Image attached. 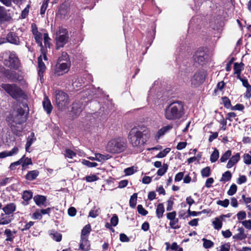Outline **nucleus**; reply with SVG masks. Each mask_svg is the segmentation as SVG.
Wrapping results in <instances>:
<instances>
[{"instance_id": "obj_1", "label": "nucleus", "mask_w": 251, "mask_h": 251, "mask_svg": "<svg viewBox=\"0 0 251 251\" xmlns=\"http://www.w3.org/2000/svg\"><path fill=\"white\" fill-rule=\"evenodd\" d=\"M184 114V103L181 100H172L165 109V117L168 120H179Z\"/></svg>"}, {"instance_id": "obj_2", "label": "nucleus", "mask_w": 251, "mask_h": 251, "mask_svg": "<svg viewBox=\"0 0 251 251\" xmlns=\"http://www.w3.org/2000/svg\"><path fill=\"white\" fill-rule=\"evenodd\" d=\"M126 148L125 139L117 138L110 140L106 146V150L111 153H119L124 151Z\"/></svg>"}, {"instance_id": "obj_3", "label": "nucleus", "mask_w": 251, "mask_h": 251, "mask_svg": "<svg viewBox=\"0 0 251 251\" xmlns=\"http://www.w3.org/2000/svg\"><path fill=\"white\" fill-rule=\"evenodd\" d=\"M207 75V72L204 69L198 70L191 77V87L197 88L202 84L205 81Z\"/></svg>"}, {"instance_id": "obj_4", "label": "nucleus", "mask_w": 251, "mask_h": 251, "mask_svg": "<svg viewBox=\"0 0 251 251\" xmlns=\"http://www.w3.org/2000/svg\"><path fill=\"white\" fill-rule=\"evenodd\" d=\"M0 87L14 99H18L23 95V91L16 84L3 83Z\"/></svg>"}, {"instance_id": "obj_5", "label": "nucleus", "mask_w": 251, "mask_h": 251, "mask_svg": "<svg viewBox=\"0 0 251 251\" xmlns=\"http://www.w3.org/2000/svg\"><path fill=\"white\" fill-rule=\"evenodd\" d=\"M208 57V54L204 50L203 48L198 49L193 56L194 64H198L201 66H203L206 63Z\"/></svg>"}, {"instance_id": "obj_6", "label": "nucleus", "mask_w": 251, "mask_h": 251, "mask_svg": "<svg viewBox=\"0 0 251 251\" xmlns=\"http://www.w3.org/2000/svg\"><path fill=\"white\" fill-rule=\"evenodd\" d=\"M141 127L140 126L133 127L129 133V139L131 144L135 147L140 146L141 139Z\"/></svg>"}, {"instance_id": "obj_7", "label": "nucleus", "mask_w": 251, "mask_h": 251, "mask_svg": "<svg viewBox=\"0 0 251 251\" xmlns=\"http://www.w3.org/2000/svg\"><path fill=\"white\" fill-rule=\"evenodd\" d=\"M69 39V35L66 29L60 28L56 33V49L62 48L67 43Z\"/></svg>"}, {"instance_id": "obj_8", "label": "nucleus", "mask_w": 251, "mask_h": 251, "mask_svg": "<svg viewBox=\"0 0 251 251\" xmlns=\"http://www.w3.org/2000/svg\"><path fill=\"white\" fill-rule=\"evenodd\" d=\"M55 100L58 108L63 110L69 103L68 96L61 91H56Z\"/></svg>"}, {"instance_id": "obj_9", "label": "nucleus", "mask_w": 251, "mask_h": 251, "mask_svg": "<svg viewBox=\"0 0 251 251\" xmlns=\"http://www.w3.org/2000/svg\"><path fill=\"white\" fill-rule=\"evenodd\" d=\"M70 67V62H61L60 60L57 61L54 68V75L56 76L62 75L69 71Z\"/></svg>"}, {"instance_id": "obj_10", "label": "nucleus", "mask_w": 251, "mask_h": 251, "mask_svg": "<svg viewBox=\"0 0 251 251\" xmlns=\"http://www.w3.org/2000/svg\"><path fill=\"white\" fill-rule=\"evenodd\" d=\"M4 65L10 69H16L19 66V60L16 54L10 53L8 58L3 61Z\"/></svg>"}, {"instance_id": "obj_11", "label": "nucleus", "mask_w": 251, "mask_h": 251, "mask_svg": "<svg viewBox=\"0 0 251 251\" xmlns=\"http://www.w3.org/2000/svg\"><path fill=\"white\" fill-rule=\"evenodd\" d=\"M155 28L156 25L153 21H151L149 24L148 27L147 31V45L148 47H146L147 50L149 47L151 45L153 40L155 37Z\"/></svg>"}, {"instance_id": "obj_12", "label": "nucleus", "mask_w": 251, "mask_h": 251, "mask_svg": "<svg viewBox=\"0 0 251 251\" xmlns=\"http://www.w3.org/2000/svg\"><path fill=\"white\" fill-rule=\"evenodd\" d=\"M79 249L82 251H88L90 249V244L88 238H81Z\"/></svg>"}, {"instance_id": "obj_13", "label": "nucleus", "mask_w": 251, "mask_h": 251, "mask_svg": "<svg viewBox=\"0 0 251 251\" xmlns=\"http://www.w3.org/2000/svg\"><path fill=\"white\" fill-rule=\"evenodd\" d=\"M240 156L239 153H236L235 155H233L228 160L226 168L228 169L232 168L240 160Z\"/></svg>"}, {"instance_id": "obj_14", "label": "nucleus", "mask_w": 251, "mask_h": 251, "mask_svg": "<svg viewBox=\"0 0 251 251\" xmlns=\"http://www.w3.org/2000/svg\"><path fill=\"white\" fill-rule=\"evenodd\" d=\"M38 74L40 78L43 77V73L46 70V67L42 61V55H40L38 59Z\"/></svg>"}, {"instance_id": "obj_15", "label": "nucleus", "mask_w": 251, "mask_h": 251, "mask_svg": "<svg viewBox=\"0 0 251 251\" xmlns=\"http://www.w3.org/2000/svg\"><path fill=\"white\" fill-rule=\"evenodd\" d=\"M25 114V110L22 108L18 109L16 115H18V117H20V119H16V124L21 125L25 121L26 118Z\"/></svg>"}, {"instance_id": "obj_16", "label": "nucleus", "mask_w": 251, "mask_h": 251, "mask_svg": "<svg viewBox=\"0 0 251 251\" xmlns=\"http://www.w3.org/2000/svg\"><path fill=\"white\" fill-rule=\"evenodd\" d=\"M237 230L239 233L233 235L232 236L233 239L240 241L245 239L247 236V234L245 233L244 229L242 227H239Z\"/></svg>"}, {"instance_id": "obj_17", "label": "nucleus", "mask_w": 251, "mask_h": 251, "mask_svg": "<svg viewBox=\"0 0 251 251\" xmlns=\"http://www.w3.org/2000/svg\"><path fill=\"white\" fill-rule=\"evenodd\" d=\"M43 106L48 114H50L52 110V106L47 97H45L43 101Z\"/></svg>"}, {"instance_id": "obj_18", "label": "nucleus", "mask_w": 251, "mask_h": 251, "mask_svg": "<svg viewBox=\"0 0 251 251\" xmlns=\"http://www.w3.org/2000/svg\"><path fill=\"white\" fill-rule=\"evenodd\" d=\"M172 128L173 126L171 125H167L162 127L157 132L155 138L156 139H159L161 136L164 135L168 131L171 129Z\"/></svg>"}, {"instance_id": "obj_19", "label": "nucleus", "mask_w": 251, "mask_h": 251, "mask_svg": "<svg viewBox=\"0 0 251 251\" xmlns=\"http://www.w3.org/2000/svg\"><path fill=\"white\" fill-rule=\"evenodd\" d=\"M165 212V208L163 203H159L157 206L155 210L156 217L160 219L163 217V214Z\"/></svg>"}, {"instance_id": "obj_20", "label": "nucleus", "mask_w": 251, "mask_h": 251, "mask_svg": "<svg viewBox=\"0 0 251 251\" xmlns=\"http://www.w3.org/2000/svg\"><path fill=\"white\" fill-rule=\"evenodd\" d=\"M7 40L8 42L18 45L20 43L19 37L13 32H10L7 36Z\"/></svg>"}, {"instance_id": "obj_21", "label": "nucleus", "mask_w": 251, "mask_h": 251, "mask_svg": "<svg viewBox=\"0 0 251 251\" xmlns=\"http://www.w3.org/2000/svg\"><path fill=\"white\" fill-rule=\"evenodd\" d=\"M2 210L5 214H11L16 210V205L14 203H10L5 206Z\"/></svg>"}, {"instance_id": "obj_22", "label": "nucleus", "mask_w": 251, "mask_h": 251, "mask_svg": "<svg viewBox=\"0 0 251 251\" xmlns=\"http://www.w3.org/2000/svg\"><path fill=\"white\" fill-rule=\"evenodd\" d=\"M18 151V147H14L11 151L0 152V158H3L16 154Z\"/></svg>"}, {"instance_id": "obj_23", "label": "nucleus", "mask_w": 251, "mask_h": 251, "mask_svg": "<svg viewBox=\"0 0 251 251\" xmlns=\"http://www.w3.org/2000/svg\"><path fill=\"white\" fill-rule=\"evenodd\" d=\"M32 193L30 191H25L23 192L22 198L25 201L23 203L24 205H27L28 204V201L30 200L32 198Z\"/></svg>"}, {"instance_id": "obj_24", "label": "nucleus", "mask_w": 251, "mask_h": 251, "mask_svg": "<svg viewBox=\"0 0 251 251\" xmlns=\"http://www.w3.org/2000/svg\"><path fill=\"white\" fill-rule=\"evenodd\" d=\"M33 200L37 205L40 206L44 204L46 201V198L44 196L37 195L33 198Z\"/></svg>"}, {"instance_id": "obj_25", "label": "nucleus", "mask_w": 251, "mask_h": 251, "mask_svg": "<svg viewBox=\"0 0 251 251\" xmlns=\"http://www.w3.org/2000/svg\"><path fill=\"white\" fill-rule=\"evenodd\" d=\"M39 172L37 170L29 171L25 176V178L28 180H34L39 175Z\"/></svg>"}, {"instance_id": "obj_26", "label": "nucleus", "mask_w": 251, "mask_h": 251, "mask_svg": "<svg viewBox=\"0 0 251 251\" xmlns=\"http://www.w3.org/2000/svg\"><path fill=\"white\" fill-rule=\"evenodd\" d=\"M91 230V226L90 225H86L82 229L81 233V238H88V236Z\"/></svg>"}, {"instance_id": "obj_27", "label": "nucleus", "mask_w": 251, "mask_h": 251, "mask_svg": "<svg viewBox=\"0 0 251 251\" xmlns=\"http://www.w3.org/2000/svg\"><path fill=\"white\" fill-rule=\"evenodd\" d=\"M16 233L15 231L12 232L9 229H6L4 231V234L6 236V238L5 239L7 241H13L14 236V234Z\"/></svg>"}, {"instance_id": "obj_28", "label": "nucleus", "mask_w": 251, "mask_h": 251, "mask_svg": "<svg viewBox=\"0 0 251 251\" xmlns=\"http://www.w3.org/2000/svg\"><path fill=\"white\" fill-rule=\"evenodd\" d=\"M168 167L169 166L167 163H164L162 167L158 170L156 174L160 176H163L167 172Z\"/></svg>"}, {"instance_id": "obj_29", "label": "nucleus", "mask_w": 251, "mask_h": 251, "mask_svg": "<svg viewBox=\"0 0 251 251\" xmlns=\"http://www.w3.org/2000/svg\"><path fill=\"white\" fill-rule=\"evenodd\" d=\"M100 212V208L94 207L93 209L91 210L89 213V216L92 218H96L99 215Z\"/></svg>"}, {"instance_id": "obj_30", "label": "nucleus", "mask_w": 251, "mask_h": 251, "mask_svg": "<svg viewBox=\"0 0 251 251\" xmlns=\"http://www.w3.org/2000/svg\"><path fill=\"white\" fill-rule=\"evenodd\" d=\"M244 66V64L242 62H241L240 63L237 62L234 63L233 66V69L234 71V74L241 73Z\"/></svg>"}, {"instance_id": "obj_31", "label": "nucleus", "mask_w": 251, "mask_h": 251, "mask_svg": "<svg viewBox=\"0 0 251 251\" xmlns=\"http://www.w3.org/2000/svg\"><path fill=\"white\" fill-rule=\"evenodd\" d=\"M214 227L215 229L219 230L222 227L223 223L221 218H216L214 221L213 222Z\"/></svg>"}, {"instance_id": "obj_32", "label": "nucleus", "mask_w": 251, "mask_h": 251, "mask_svg": "<svg viewBox=\"0 0 251 251\" xmlns=\"http://www.w3.org/2000/svg\"><path fill=\"white\" fill-rule=\"evenodd\" d=\"M202 240L203 241V247L205 249H210L214 246V243L212 241L204 238H203Z\"/></svg>"}, {"instance_id": "obj_33", "label": "nucleus", "mask_w": 251, "mask_h": 251, "mask_svg": "<svg viewBox=\"0 0 251 251\" xmlns=\"http://www.w3.org/2000/svg\"><path fill=\"white\" fill-rule=\"evenodd\" d=\"M95 156L96 160L100 162L105 161L110 158V155L108 154L103 155L100 153H96Z\"/></svg>"}, {"instance_id": "obj_34", "label": "nucleus", "mask_w": 251, "mask_h": 251, "mask_svg": "<svg viewBox=\"0 0 251 251\" xmlns=\"http://www.w3.org/2000/svg\"><path fill=\"white\" fill-rule=\"evenodd\" d=\"M219 157V152L217 149H215L213 152L210 155V161L212 163L215 162Z\"/></svg>"}, {"instance_id": "obj_35", "label": "nucleus", "mask_w": 251, "mask_h": 251, "mask_svg": "<svg viewBox=\"0 0 251 251\" xmlns=\"http://www.w3.org/2000/svg\"><path fill=\"white\" fill-rule=\"evenodd\" d=\"M178 219L175 218L174 220L171 221L169 223V225L173 229H177L180 228V226L178 225Z\"/></svg>"}, {"instance_id": "obj_36", "label": "nucleus", "mask_w": 251, "mask_h": 251, "mask_svg": "<svg viewBox=\"0 0 251 251\" xmlns=\"http://www.w3.org/2000/svg\"><path fill=\"white\" fill-rule=\"evenodd\" d=\"M232 177V174L229 171L225 172L222 175V177L220 179L221 181H229Z\"/></svg>"}, {"instance_id": "obj_37", "label": "nucleus", "mask_w": 251, "mask_h": 251, "mask_svg": "<svg viewBox=\"0 0 251 251\" xmlns=\"http://www.w3.org/2000/svg\"><path fill=\"white\" fill-rule=\"evenodd\" d=\"M50 235L53 239L57 242H59L62 239V235L55 231H52Z\"/></svg>"}, {"instance_id": "obj_38", "label": "nucleus", "mask_w": 251, "mask_h": 251, "mask_svg": "<svg viewBox=\"0 0 251 251\" xmlns=\"http://www.w3.org/2000/svg\"><path fill=\"white\" fill-rule=\"evenodd\" d=\"M137 199V194L134 193L130 197L129 200V205L130 207L132 208H134L136 205Z\"/></svg>"}, {"instance_id": "obj_39", "label": "nucleus", "mask_w": 251, "mask_h": 251, "mask_svg": "<svg viewBox=\"0 0 251 251\" xmlns=\"http://www.w3.org/2000/svg\"><path fill=\"white\" fill-rule=\"evenodd\" d=\"M171 149L170 148H167L165 149L163 151H160L156 155V158H163L165 157L167 154L170 152Z\"/></svg>"}, {"instance_id": "obj_40", "label": "nucleus", "mask_w": 251, "mask_h": 251, "mask_svg": "<svg viewBox=\"0 0 251 251\" xmlns=\"http://www.w3.org/2000/svg\"><path fill=\"white\" fill-rule=\"evenodd\" d=\"M231 151L230 150L226 151L221 157L220 161L221 162H226L231 156Z\"/></svg>"}, {"instance_id": "obj_41", "label": "nucleus", "mask_w": 251, "mask_h": 251, "mask_svg": "<svg viewBox=\"0 0 251 251\" xmlns=\"http://www.w3.org/2000/svg\"><path fill=\"white\" fill-rule=\"evenodd\" d=\"M34 36V38L35 39L36 42L39 45L41 48H43V46L42 45V35L40 32L37 33L36 34H33Z\"/></svg>"}, {"instance_id": "obj_42", "label": "nucleus", "mask_w": 251, "mask_h": 251, "mask_svg": "<svg viewBox=\"0 0 251 251\" xmlns=\"http://www.w3.org/2000/svg\"><path fill=\"white\" fill-rule=\"evenodd\" d=\"M222 100L224 106L226 108H229L231 106L230 100L226 96L222 97Z\"/></svg>"}, {"instance_id": "obj_43", "label": "nucleus", "mask_w": 251, "mask_h": 251, "mask_svg": "<svg viewBox=\"0 0 251 251\" xmlns=\"http://www.w3.org/2000/svg\"><path fill=\"white\" fill-rule=\"evenodd\" d=\"M211 174V170L209 167H206L201 171V175L203 177H208Z\"/></svg>"}, {"instance_id": "obj_44", "label": "nucleus", "mask_w": 251, "mask_h": 251, "mask_svg": "<svg viewBox=\"0 0 251 251\" xmlns=\"http://www.w3.org/2000/svg\"><path fill=\"white\" fill-rule=\"evenodd\" d=\"M237 190V185L233 183L231 185L229 189L228 190V191L227 192V194L229 196H232L236 193Z\"/></svg>"}, {"instance_id": "obj_45", "label": "nucleus", "mask_w": 251, "mask_h": 251, "mask_svg": "<svg viewBox=\"0 0 251 251\" xmlns=\"http://www.w3.org/2000/svg\"><path fill=\"white\" fill-rule=\"evenodd\" d=\"M61 60V62H70L68 54L65 52H63L61 55L59 57L57 61Z\"/></svg>"}, {"instance_id": "obj_46", "label": "nucleus", "mask_w": 251, "mask_h": 251, "mask_svg": "<svg viewBox=\"0 0 251 251\" xmlns=\"http://www.w3.org/2000/svg\"><path fill=\"white\" fill-rule=\"evenodd\" d=\"M31 136L32 138H30L29 137H28L27 141L25 145V150L27 151H28V149L31 146L33 141L35 140V139H34L33 138L34 136V134L33 133H31Z\"/></svg>"}, {"instance_id": "obj_47", "label": "nucleus", "mask_w": 251, "mask_h": 251, "mask_svg": "<svg viewBox=\"0 0 251 251\" xmlns=\"http://www.w3.org/2000/svg\"><path fill=\"white\" fill-rule=\"evenodd\" d=\"M82 164L89 168L95 167L97 166L98 164L96 162H91L86 160H82Z\"/></svg>"}, {"instance_id": "obj_48", "label": "nucleus", "mask_w": 251, "mask_h": 251, "mask_svg": "<svg viewBox=\"0 0 251 251\" xmlns=\"http://www.w3.org/2000/svg\"><path fill=\"white\" fill-rule=\"evenodd\" d=\"M65 156L69 158H73L76 156V153L71 150L66 149Z\"/></svg>"}, {"instance_id": "obj_49", "label": "nucleus", "mask_w": 251, "mask_h": 251, "mask_svg": "<svg viewBox=\"0 0 251 251\" xmlns=\"http://www.w3.org/2000/svg\"><path fill=\"white\" fill-rule=\"evenodd\" d=\"M165 244L167 246V247H166L167 250H168L169 248H170L172 250L176 251V250H178V249L180 248L177 245V244L176 242H173L172 243V245L171 246V247H170V244L168 242H166L165 243Z\"/></svg>"}, {"instance_id": "obj_50", "label": "nucleus", "mask_w": 251, "mask_h": 251, "mask_svg": "<svg viewBox=\"0 0 251 251\" xmlns=\"http://www.w3.org/2000/svg\"><path fill=\"white\" fill-rule=\"evenodd\" d=\"M217 204L226 208L228 206L229 204V201L227 199L224 200V201L219 200L217 201Z\"/></svg>"}, {"instance_id": "obj_51", "label": "nucleus", "mask_w": 251, "mask_h": 251, "mask_svg": "<svg viewBox=\"0 0 251 251\" xmlns=\"http://www.w3.org/2000/svg\"><path fill=\"white\" fill-rule=\"evenodd\" d=\"M68 7L66 4H63L60 7L58 12L60 14L65 15L67 13Z\"/></svg>"}, {"instance_id": "obj_52", "label": "nucleus", "mask_w": 251, "mask_h": 251, "mask_svg": "<svg viewBox=\"0 0 251 251\" xmlns=\"http://www.w3.org/2000/svg\"><path fill=\"white\" fill-rule=\"evenodd\" d=\"M174 198H170L167 201V206L166 208L167 211H170L173 209V205H174Z\"/></svg>"}, {"instance_id": "obj_53", "label": "nucleus", "mask_w": 251, "mask_h": 251, "mask_svg": "<svg viewBox=\"0 0 251 251\" xmlns=\"http://www.w3.org/2000/svg\"><path fill=\"white\" fill-rule=\"evenodd\" d=\"M85 179L87 182H90L97 180L99 178L96 175H92L85 176Z\"/></svg>"}, {"instance_id": "obj_54", "label": "nucleus", "mask_w": 251, "mask_h": 251, "mask_svg": "<svg viewBox=\"0 0 251 251\" xmlns=\"http://www.w3.org/2000/svg\"><path fill=\"white\" fill-rule=\"evenodd\" d=\"M77 103H74L72 105V111L75 114L78 115L81 111L82 109L80 107H77Z\"/></svg>"}, {"instance_id": "obj_55", "label": "nucleus", "mask_w": 251, "mask_h": 251, "mask_svg": "<svg viewBox=\"0 0 251 251\" xmlns=\"http://www.w3.org/2000/svg\"><path fill=\"white\" fill-rule=\"evenodd\" d=\"M44 45L46 48H50V38L49 37L48 33L44 34Z\"/></svg>"}, {"instance_id": "obj_56", "label": "nucleus", "mask_w": 251, "mask_h": 251, "mask_svg": "<svg viewBox=\"0 0 251 251\" xmlns=\"http://www.w3.org/2000/svg\"><path fill=\"white\" fill-rule=\"evenodd\" d=\"M225 86V83L224 81L219 82L217 84L216 88L214 90V92L216 93L218 90L222 91L224 89Z\"/></svg>"}, {"instance_id": "obj_57", "label": "nucleus", "mask_w": 251, "mask_h": 251, "mask_svg": "<svg viewBox=\"0 0 251 251\" xmlns=\"http://www.w3.org/2000/svg\"><path fill=\"white\" fill-rule=\"evenodd\" d=\"M176 212L175 211H174L171 212L167 213L166 214L167 218L171 221L175 219V218L176 217Z\"/></svg>"}, {"instance_id": "obj_58", "label": "nucleus", "mask_w": 251, "mask_h": 251, "mask_svg": "<svg viewBox=\"0 0 251 251\" xmlns=\"http://www.w3.org/2000/svg\"><path fill=\"white\" fill-rule=\"evenodd\" d=\"M201 214V212L200 211L196 212L194 211H191L190 207L187 210V215L186 217H190V216H197Z\"/></svg>"}, {"instance_id": "obj_59", "label": "nucleus", "mask_w": 251, "mask_h": 251, "mask_svg": "<svg viewBox=\"0 0 251 251\" xmlns=\"http://www.w3.org/2000/svg\"><path fill=\"white\" fill-rule=\"evenodd\" d=\"M135 172V170L134 169V167H129L128 168H126L125 169L124 172L125 173V175L126 176H129L132 175L134 172Z\"/></svg>"}, {"instance_id": "obj_60", "label": "nucleus", "mask_w": 251, "mask_h": 251, "mask_svg": "<svg viewBox=\"0 0 251 251\" xmlns=\"http://www.w3.org/2000/svg\"><path fill=\"white\" fill-rule=\"evenodd\" d=\"M244 162L245 164L249 165L251 164V155L249 154H245L244 155Z\"/></svg>"}, {"instance_id": "obj_61", "label": "nucleus", "mask_w": 251, "mask_h": 251, "mask_svg": "<svg viewBox=\"0 0 251 251\" xmlns=\"http://www.w3.org/2000/svg\"><path fill=\"white\" fill-rule=\"evenodd\" d=\"M245 107L243 104L238 103L236 104L235 106H232L231 107V109L232 110H240L242 111L244 109Z\"/></svg>"}, {"instance_id": "obj_62", "label": "nucleus", "mask_w": 251, "mask_h": 251, "mask_svg": "<svg viewBox=\"0 0 251 251\" xmlns=\"http://www.w3.org/2000/svg\"><path fill=\"white\" fill-rule=\"evenodd\" d=\"M237 217L239 220H244L246 217V213L245 211H240L237 214Z\"/></svg>"}, {"instance_id": "obj_63", "label": "nucleus", "mask_w": 251, "mask_h": 251, "mask_svg": "<svg viewBox=\"0 0 251 251\" xmlns=\"http://www.w3.org/2000/svg\"><path fill=\"white\" fill-rule=\"evenodd\" d=\"M184 172H179L176 174L175 177V181L178 182L181 180L184 176Z\"/></svg>"}, {"instance_id": "obj_64", "label": "nucleus", "mask_w": 251, "mask_h": 251, "mask_svg": "<svg viewBox=\"0 0 251 251\" xmlns=\"http://www.w3.org/2000/svg\"><path fill=\"white\" fill-rule=\"evenodd\" d=\"M243 225L247 229H251V220H246L242 222Z\"/></svg>"}]
</instances>
